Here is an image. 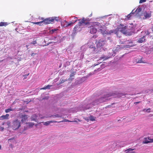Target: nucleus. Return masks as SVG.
Returning <instances> with one entry per match:
<instances>
[{
  "mask_svg": "<svg viewBox=\"0 0 153 153\" xmlns=\"http://www.w3.org/2000/svg\"><path fill=\"white\" fill-rule=\"evenodd\" d=\"M113 96L114 94H113L109 93L105 95H104L103 97H101L99 100H96L94 102L92 105H94L96 104H97L100 103L106 102L111 98H109L110 97Z\"/></svg>",
  "mask_w": 153,
  "mask_h": 153,
  "instance_id": "1",
  "label": "nucleus"
},
{
  "mask_svg": "<svg viewBox=\"0 0 153 153\" xmlns=\"http://www.w3.org/2000/svg\"><path fill=\"white\" fill-rule=\"evenodd\" d=\"M78 21H79L78 24L76 25L74 28L73 32L74 33H75L78 31H79L82 30L81 26L83 25V24L85 23V22L86 20L83 18L82 19H79L77 20Z\"/></svg>",
  "mask_w": 153,
  "mask_h": 153,
  "instance_id": "2",
  "label": "nucleus"
},
{
  "mask_svg": "<svg viewBox=\"0 0 153 153\" xmlns=\"http://www.w3.org/2000/svg\"><path fill=\"white\" fill-rule=\"evenodd\" d=\"M21 126V123L20 120L18 119L13 120L11 124V127L14 130L18 129Z\"/></svg>",
  "mask_w": 153,
  "mask_h": 153,
  "instance_id": "3",
  "label": "nucleus"
},
{
  "mask_svg": "<svg viewBox=\"0 0 153 153\" xmlns=\"http://www.w3.org/2000/svg\"><path fill=\"white\" fill-rule=\"evenodd\" d=\"M127 27L123 24H120L118 25L116 30L118 32H120L124 34H127Z\"/></svg>",
  "mask_w": 153,
  "mask_h": 153,
  "instance_id": "4",
  "label": "nucleus"
},
{
  "mask_svg": "<svg viewBox=\"0 0 153 153\" xmlns=\"http://www.w3.org/2000/svg\"><path fill=\"white\" fill-rule=\"evenodd\" d=\"M99 25V23L98 22H93L91 25L88 27L90 28V33L94 34L96 33L97 31V26Z\"/></svg>",
  "mask_w": 153,
  "mask_h": 153,
  "instance_id": "5",
  "label": "nucleus"
},
{
  "mask_svg": "<svg viewBox=\"0 0 153 153\" xmlns=\"http://www.w3.org/2000/svg\"><path fill=\"white\" fill-rule=\"evenodd\" d=\"M97 28L99 29L101 33L103 34H108L110 33L108 32L106 30V27L104 26H102L99 23V25H97Z\"/></svg>",
  "mask_w": 153,
  "mask_h": 153,
  "instance_id": "6",
  "label": "nucleus"
},
{
  "mask_svg": "<svg viewBox=\"0 0 153 153\" xmlns=\"http://www.w3.org/2000/svg\"><path fill=\"white\" fill-rule=\"evenodd\" d=\"M97 28L99 29L101 33L103 34H108L110 33L108 32L106 30V27L104 26H102L99 23V25H97Z\"/></svg>",
  "mask_w": 153,
  "mask_h": 153,
  "instance_id": "7",
  "label": "nucleus"
},
{
  "mask_svg": "<svg viewBox=\"0 0 153 153\" xmlns=\"http://www.w3.org/2000/svg\"><path fill=\"white\" fill-rule=\"evenodd\" d=\"M53 19L51 18H47L45 19L42 21L43 23H44L45 24H48L51 23V22H53Z\"/></svg>",
  "mask_w": 153,
  "mask_h": 153,
  "instance_id": "8",
  "label": "nucleus"
},
{
  "mask_svg": "<svg viewBox=\"0 0 153 153\" xmlns=\"http://www.w3.org/2000/svg\"><path fill=\"white\" fill-rule=\"evenodd\" d=\"M144 139V140L143 142V143L147 144L153 142V139H150V137H148V138H145Z\"/></svg>",
  "mask_w": 153,
  "mask_h": 153,
  "instance_id": "9",
  "label": "nucleus"
},
{
  "mask_svg": "<svg viewBox=\"0 0 153 153\" xmlns=\"http://www.w3.org/2000/svg\"><path fill=\"white\" fill-rule=\"evenodd\" d=\"M106 44V41L104 40H100L97 43V46L98 47L103 46Z\"/></svg>",
  "mask_w": 153,
  "mask_h": 153,
  "instance_id": "10",
  "label": "nucleus"
},
{
  "mask_svg": "<svg viewBox=\"0 0 153 153\" xmlns=\"http://www.w3.org/2000/svg\"><path fill=\"white\" fill-rule=\"evenodd\" d=\"M21 117L22 118L21 121L22 123L25 122L27 118V116L25 115H22Z\"/></svg>",
  "mask_w": 153,
  "mask_h": 153,
  "instance_id": "11",
  "label": "nucleus"
},
{
  "mask_svg": "<svg viewBox=\"0 0 153 153\" xmlns=\"http://www.w3.org/2000/svg\"><path fill=\"white\" fill-rule=\"evenodd\" d=\"M144 16L145 17V18H144V19H146L149 18L151 17V13H148L147 12H145L143 14Z\"/></svg>",
  "mask_w": 153,
  "mask_h": 153,
  "instance_id": "12",
  "label": "nucleus"
},
{
  "mask_svg": "<svg viewBox=\"0 0 153 153\" xmlns=\"http://www.w3.org/2000/svg\"><path fill=\"white\" fill-rule=\"evenodd\" d=\"M134 149H132L130 148L125 151L126 153H135L134 152H133L132 151L134 150Z\"/></svg>",
  "mask_w": 153,
  "mask_h": 153,
  "instance_id": "13",
  "label": "nucleus"
},
{
  "mask_svg": "<svg viewBox=\"0 0 153 153\" xmlns=\"http://www.w3.org/2000/svg\"><path fill=\"white\" fill-rule=\"evenodd\" d=\"M9 116V115L8 114H7L5 115H2L0 117V119L1 120L7 119L8 118V117Z\"/></svg>",
  "mask_w": 153,
  "mask_h": 153,
  "instance_id": "14",
  "label": "nucleus"
},
{
  "mask_svg": "<svg viewBox=\"0 0 153 153\" xmlns=\"http://www.w3.org/2000/svg\"><path fill=\"white\" fill-rule=\"evenodd\" d=\"M77 21L78 20L77 19H76L75 20L70 21L69 22H68V25H66V26H68V27L69 26L72 25Z\"/></svg>",
  "mask_w": 153,
  "mask_h": 153,
  "instance_id": "15",
  "label": "nucleus"
},
{
  "mask_svg": "<svg viewBox=\"0 0 153 153\" xmlns=\"http://www.w3.org/2000/svg\"><path fill=\"white\" fill-rule=\"evenodd\" d=\"M137 63H146L143 60V58H141L140 59H137L136 60Z\"/></svg>",
  "mask_w": 153,
  "mask_h": 153,
  "instance_id": "16",
  "label": "nucleus"
},
{
  "mask_svg": "<svg viewBox=\"0 0 153 153\" xmlns=\"http://www.w3.org/2000/svg\"><path fill=\"white\" fill-rule=\"evenodd\" d=\"M145 36H143L142 38L140 39L137 42L139 43H142L143 42L145 41Z\"/></svg>",
  "mask_w": 153,
  "mask_h": 153,
  "instance_id": "17",
  "label": "nucleus"
},
{
  "mask_svg": "<svg viewBox=\"0 0 153 153\" xmlns=\"http://www.w3.org/2000/svg\"><path fill=\"white\" fill-rule=\"evenodd\" d=\"M53 122L52 121H48L45 122H42V123H43L44 125L47 126L49 125L51 123H52Z\"/></svg>",
  "mask_w": 153,
  "mask_h": 153,
  "instance_id": "18",
  "label": "nucleus"
},
{
  "mask_svg": "<svg viewBox=\"0 0 153 153\" xmlns=\"http://www.w3.org/2000/svg\"><path fill=\"white\" fill-rule=\"evenodd\" d=\"M8 25L7 22H0V26H6Z\"/></svg>",
  "mask_w": 153,
  "mask_h": 153,
  "instance_id": "19",
  "label": "nucleus"
},
{
  "mask_svg": "<svg viewBox=\"0 0 153 153\" xmlns=\"http://www.w3.org/2000/svg\"><path fill=\"white\" fill-rule=\"evenodd\" d=\"M142 10V9L141 8H138L135 11V12L136 14L139 13Z\"/></svg>",
  "mask_w": 153,
  "mask_h": 153,
  "instance_id": "20",
  "label": "nucleus"
},
{
  "mask_svg": "<svg viewBox=\"0 0 153 153\" xmlns=\"http://www.w3.org/2000/svg\"><path fill=\"white\" fill-rule=\"evenodd\" d=\"M75 75V73L74 72L72 73H71L70 75V78H69L68 79V80L69 81L72 80L73 79H72L71 78L73 76H74Z\"/></svg>",
  "mask_w": 153,
  "mask_h": 153,
  "instance_id": "21",
  "label": "nucleus"
},
{
  "mask_svg": "<svg viewBox=\"0 0 153 153\" xmlns=\"http://www.w3.org/2000/svg\"><path fill=\"white\" fill-rule=\"evenodd\" d=\"M52 86V85H48L46 86H45L43 88H41V89L45 90V89H50V87Z\"/></svg>",
  "mask_w": 153,
  "mask_h": 153,
  "instance_id": "22",
  "label": "nucleus"
},
{
  "mask_svg": "<svg viewBox=\"0 0 153 153\" xmlns=\"http://www.w3.org/2000/svg\"><path fill=\"white\" fill-rule=\"evenodd\" d=\"M134 10H133L131 13L127 15V17L128 19H129L130 16L132 15V14H133L134 13V12H133Z\"/></svg>",
  "mask_w": 153,
  "mask_h": 153,
  "instance_id": "23",
  "label": "nucleus"
},
{
  "mask_svg": "<svg viewBox=\"0 0 153 153\" xmlns=\"http://www.w3.org/2000/svg\"><path fill=\"white\" fill-rule=\"evenodd\" d=\"M13 109L11 108H8L5 110V112L6 113H8L10 111H13Z\"/></svg>",
  "mask_w": 153,
  "mask_h": 153,
  "instance_id": "24",
  "label": "nucleus"
},
{
  "mask_svg": "<svg viewBox=\"0 0 153 153\" xmlns=\"http://www.w3.org/2000/svg\"><path fill=\"white\" fill-rule=\"evenodd\" d=\"M64 24L63 25V26L64 27H68V26H66V25H68V22L67 21L65 20L64 22Z\"/></svg>",
  "mask_w": 153,
  "mask_h": 153,
  "instance_id": "25",
  "label": "nucleus"
},
{
  "mask_svg": "<svg viewBox=\"0 0 153 153\" xmlns=\"http://www.w3.org/2000/svg\"><path fill=\"white\" fill-rule=\"evenodd\" d=\"M89 119L90 120L93 121L95 120V118L92 116H90L89 117Z\"/></svg>",
  "mask_w": 153,
  "mask_h": 153,
  "instance_id": "26",
  "label": "nucleus"
},
{
  "mask_svg": "<svg viewBox=\"0 0 153 153\" xmlns=\"http://www.w3.org/2000/svg\"><path fill=\"white\" fill-rule=\"evenodd\" d=\"M53 19V22L55 20L56 21H58L59 20V18L58 17H51Z\"/></svg>",
  "mask_w": 153,
  "mask_h": 153,
  "instance_id": "27",
  "label": "nucleus"
},
{
  "mask_svg": "<svg viewBox=\"0 0 153 153\" xmlns=\"http://www.w3.org/2000/svg\"><path fill=\"white\" fill-rule=\"evenodd\" d=\"M150 108H149L148 109H144L143 110V111L145 112H150Z\"/></svg>",
  "mask_w": 153,
  "mask_h": 153,
  "instance_id": "28",
  "label": "nucleus"
},
{
  "mask_svg": "<svg viewBox=\"0 0 153 153\" xmlns=\"http://www.w3.org/2000/svg\"><path fill=\"white\" fill-rule=\"evenodd\" d=\"M28 126L30 127H32L34 125V123H28Z\"/></svg>",
  "mask_w": 153,
  "mask_h": 153,
  "instance_id": "29",
  "label": "nucleus"
},
{
  "mask_svg": "<svg viewBox=\"0 0 153 153\" xmlns=\"http://www.w3.org/2000/svg\"><path fill=\"white\" fill-rule=\"evenodd\" d=\"M67 79H62V80H60V82L59 83V84H62L64 82H65V81H67Z\"/></svg>",
  "mask_w": 153,
  "mask_h": 153,
  "instance_id": "30",
  "label": "nucleus"
},
{
  "mask_svg": "<svg viewBox=\"0 0 153 153\" xmlns=\"http://www.w3.org/2000/svg\"><path fill=\"white\" fill-rule=\"evenodd\" d=\"M96 71V70H95L94 72H91L90 73H89L88 74V76H91L93 74H94L95 73V72Z\"/></svg>",
  "mask_w": 153,
  "mask_h": 153,
  "instance_id": "31",
  "label": "nucleus"
},
{
  "mask_svg": "<svg viewBox=\"0 0 153 153\" xmlns=\"http://www.w3.org/2000/svg\"><path fill=\"white\" fill-rule=\"evenodd\" d=\"M90 105H87V106L86 107H85V108L83 109L84 110H86L90 108ZM92 105H91V106Z\"/></svg>",
  "mask_w": 153,
  "mask_h": 153,
  "instance_id": "32",
  "label": "nucleus"
},
{
  "mask_svg": "<svg viewBox=\"0 0 153 153\" xmlns=\"http://www.w3.org/2000/svg\"><path fill=\"white\" fill-rule=\"evenodd\" d=\"M43 23V22L41 21L39 22H34L33 23L34 24H36L37 25H40V24H42Z\"/></svg>",
  "mask_w": 153,
  "mask_h": 153,
  "instance_id": "33",
  "label": "nucleus"
},
{
  "mask_svg": "<svg viewBox=\"0 0 153 153\" xmlns=\"http://www.w3.org/2000/svg\"><path fill=\"white\" fill-rule=\"evenodd\" d=\"M57 29H52L51 30V33H53L55 31H56L57 30Z\"/></svg>",
  "mask_w": 153,
  "mask_h": 153,
  "instance_id": "34",
  "label": "nucleus"
},
{
  "mask_svg": "<svg viewBox=\"0 0 153 153\" xmlns=\"http://www.w3.org/2000/svg\"><path fill=\"white\" fill-rule=\"evenodd\" d=\"M146 1V0H140L139 2L140 3H141L144 2H145Z\"/></svg>",
  "mask_w": 153,
  "mask_h": 153,
  "instance_id": "35",
  "label": "nucleus"
},
{
  "mask_svg": "<svg viewBox=\"0 0 153 153\" xmlns=\"http://www.w3.org/2000/svg\"><path fill=\"white\" fill-rule=\"evenodd\" d=\"M54 117H58V118L60 117H61L59 115H58V114H56V115H54Z\"/></svg>",
  "mask_w": 153,
  "mask_h": 153,
  "instance_id": "36",
  "label": "nucleus"
},
{
  "mask_svg": "<svg viewBox=\"0 0 153 153\" xmlns=\"http://www.w3.org/2000/svg\"><path fill=\"white\" fill-rule=\"evenodd\" d=\"M84 119L86 121H87L88 122L89 120V119L88 117L84 118Z\"/></svg>",
  "mask_w": 153,
  "mask_h": 153,
  "instance_id": "37",
  "label": "nucleus"
},
{
  "mask_svg": "<svg viewBox=\"0 0 153 153\" xmlns=\"http://www.w3.org/2000/svg\"><path fill=\"white\" fill-rule=\"evenodd\" d=\"M36 43V41H33L32 42L30 43L31 44H35Z\"/></svg>",
  "mask_w": 153,
  "mask_h": 153,
  "instance_id": "38",
  "label": "nucleus"
},
{
  "mask_svg": "<svg viewBox=\"0 0 153 153\" xmlns=\"http://www.w3.org/2000/svg\"><path fill=\"white\" fill-rule=\"evenodd\" d=\"M7 125L9 126H10L11 127V124L10 123V122H7Z\"/></svg>",
  "mask_w": 153,
  "mask_h": 153,
  "instance_id": "39",
  "label": "nucleus"
},
{
  "mask_svg": "<svg viewBox=\"0 0 153 153\" xmlns=\"http://www.w3.org/2000/svg\"><path fill=\"white\" fill-rule=\"evenodd\" d=\"M150 51H153V44L152 46L150 48Z\"/></svg>",
  "mask_w": 153,
  "mask_h": 153,
  "instance_id": "40",
  "label": "nucleus"
},
{
  "mask_svg": "<svg viewBox=\"0 0 153 153\" xmlns=\"http://www.w3.org/2000/svg\"><path fill=\"white\" fill-rule=\"evenodd\" d=\"M13 139H14V138H12L9 139H8V141L9 142H10V141H11L12 140H13Z\"/></svg>",
  "mask_w": 153,
  "mask_h": 153,
  "instance_id": "41",
  "label": "nucleus"
},
{
  "mask_svg": "<svg viewBox=\"0 0 153 153\" xmlns=\"http://www.w3.org/2000/svg\"><path fill=\"white\" fill-rule=\"evenodd\" d=\"M0 128L1 129V131H3L4 129V127H1Z\"/></svg>",
  "mask_w": 153,
  "mask_h": 153,
  "instance_id": "42",
  "label": "nucleus"
},
{
  "mask_svg": "<svg viewBox=\"0 0 153 153\" xmlns=\"http://www.w3.org/2000/svg\"><path fill=\"white\" fill-rule=\"evenodd\" d=\"M141 102L140 101H139V102H135L134 103V104H138V103H140V102Z\"/></svg>",
  "mask_w": 153,
  "mask_h": 153,
  "instance_id": "43",
  "label": "nucleus"
},
{
  "mask_svg": "<svg viewBox=\"0 0 153 153\" xmlns=\"http://www.w3.org/2000/svg\"><path fill=\"white\" fill-rule=\"evenodd\" d=\"M24 76V79H26L27 78V76L26 75H25Z\"/></svg>",
  "mask_w": 153,
  "mask_h": 153,
  "instance_id": "44",
  "label": "nucleus"
},
{
  "mask_svg": "<svg viewBox=\"0 0 153 153\" xmlns=\"http://www.w3.org/2000/svg\"><path fill=\"white\" fill-rule=\"evenodd\" d=\"M65 122H67V121H68V122H71V121H69L66 119H65Z\"/></svg>",
  "mask_w": 153,
  "mask_h": 153,
  "instance_id": "45",
  "label": "nucleus"
},
{
  "mask_svg": "<svg viewBox=\"0 0 153 153\" xmlns=\"http://www.w3.org/2000/svg\"><path fill=\"white\" fill-rule=\"evenodd\" d=\"M27 129V128H24V131H25V130H26Z\"/></svg>",
  "mask_w": 153,
  "mask_h": 153,
  "instance_id": "46",
  "label": "nucleus"
},
{
  "mask_svg": "<svg viewBox=\"0 0 153 153\" xmlns=\"http://www.w3.org/2000/svg\"><path fill=\"white\" fill-rule=\"evenodd\" d=\"M1 146L0 145V150L1 149Z\"/></svg>",
  "mask_w": 153,
  "mask_h": 153,
  "instance_id": "47",
  "label": "nucleus"
},
{
  "mask_svg": "<svg viewBox=\"0 0 153 153\" xmlns=\"http://www.w3.org/2000/svg\"><path fill=\"white\" fill-rule=\"evenodd\" d=\"M41 19H42V20L43 21V20H44V18H41Z\"/></svg>",
  "mask_w": 153,
  "mask_h": 153,
  "instance_id": "48",
  "label": "nucleus"
},
{
  "mask_svg": "<svg viewBox=\"0 0 153 153\" xmlns=\"http://www.w3.org/2000/svg\"><path fill=\"white\" fill-rule=\"evenodd\" d=\"M34 54V53H32V54H31V56H33V55Z\"/></svg>",
  "mask_w": 153,
  "mask_h": 153,
  "instance_id": "49",
  "label": "nucleus"
},
{
  "mask_svg": "<svg viewBox=\"0 0 153 153\" xmlns=\"http://www.w3.org/2000/svg\"><path fill=\"white\" fill-rule=\"evenodd\" d=\"M29 73H28V74H27L26 75L27 76H28L29 75Z\"/></svg>",
  "mask_w": 153,
  "mask_h": 153,
  "instance_id": "50",
  "label": "nucleus"
},
{
  "mask_svg": "<svg viewBox=\"0 0 153 153\" xmlns=\"http://www.w3.org/2000/svg\"><path fill=\"white\" fill-rule=\"evenodd\" d=\"M152 31L153 32V26L152 27Z\"/></svg>",
  "mask_w": 153,
  "mask_h": 153,
  "instance_id": "51",
  "label": "nucleus"
},
{
  "mask_svg": "<svg viewBox=\"0 0 153 153\" xmlns=\"http://www.w3.org/2000/svg\"><path fill=\"white\" fill-rule=\"evenodd\" d=\"M26 47H27H27H28V45H26Z\"/></svg>",
  "mask_w": 153,
  "mask_h": 153,
  "instance_id": "52",
  "label": "nucleus"
},
{
  "mask_svg": "<svg viewBox=\"0 0 153 153\" xmlns=\"http://www.w3.org/2000/svg\"><path fill=\"white\" fill-rule=\"evenodd\" d=\"M78 120V121H79V122H80V120Z\"/></svg>",
  "mask_w": 153,
  "mask_h": 153,
  "instance_id": "53",
  "label": "nucleus"
},
{
  "mask_svg": "<svg viewBox=\"0 0 153 153\" xmlns=\"http://www.w3.org/2000/svg\"><path fill=\"white\" fill-rule=\"evenodd\" d=\"M74 19H77V18L76 17L74 18Z\"/></svg>",
  "mask_w": 153,
  "mask_h": 153,
  "instance_id": "54",
  "label": "nucleus"
},
{
  "mask_svg": "<svg viewBox=\"0 0 153 153\" xmlns=\"http://www.w3.org/2000/svg\"><path fill=\"white\" fill-rule=\"evenodd\" d=\"M74 122H77V121H74Z\"/></svg>",
  "mask_w": 153,
  "mask_h": 153,
  "instance_id": "55",
  "label": "nucleus"
},
{
  "mask_svg": "<svg viewBox=\"0 0 153 153\" xmlns=\"http://www.w3.org/2000/svg\"><path fill=\"white\" fill-rule=\"evenodd\" d=\"M97 65V64H96V65H95H95Z\"/></svg>",
  "mask_w": 153,
  "mask_h": 153,
  "instance_id": "56",
  "label": "nucleus"
}]
</instances>
